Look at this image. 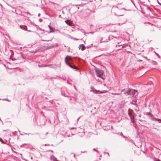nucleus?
Instances as JSON below:
<instances>
[{"instance_id":"45","label":"nucleus","mask_w":161,"mask_h":161,"mask_svg":"<svg viewBox=\"0 0 161 161\" xmlns=\"http://www.w3.org/2000/svg\"><path fill=\"white\" fill-rule=\"evenodd\" d=\"M19 130V132H20L19 130Z\"/></svg>"},{"instance_id":"42","label":"nucleus","mask_w":161,"mask_h":161,"mask_svg":"<svg viewBox=\"0 0 161 161\" xmlns=\"http://www.w3.org/2000/svg\"><path fill=\"white\" fill-rule=\"evenodd\" d=\"M61 94H62V95H63V93H62V92H61Z\"/></svg>"},{"instance_id":"41","label":"nucleus","mask_w":161,"mask_h":161,"mask_svg":"<svg viewBox=\"0 0 161 161\" xmlns=\"http://www.w3.org/2000/svg\"><path fill=\"white\" fill-rule=\"evenodd\" d=\"M48 132L46 133V135H47V134H48Z\"/></svg>"},{"instance_id":"5","label":"nucleus","mask_w":161,"mask_h":161,"mask_svg":"<svg viewBox=\"0 0 161 161\" xmlns=\"http://www.w3.org/2000/svg\"><path fill=\"white\" fill-rule=\"evenodd\" d=\"M79 49H81L82 51L84 50L86 48V47L83 44H80L79 45Z\"/></svg>"},{"instance_id":"15","label":"nucleus","mask_w":161,"mask_h":161,"mask_svg":"<svg viewBox=\"0 0 161 161\" xmlns=\"http://www.w3.org/2000/svg\"><path fill=\"white\" fill-rule=\"evenodd\" d=\"M153 160H154V161H161L160 160H159V159H157L156 158H153Z\"/></svg>"},{"instance_id":"10","label":"nucleus","mask_w":161,"mask_h":161,"mask_svg":"<svg viewBox=\"0 0 161 161\" xmlns=\"http://www.w3.org/2000/svg\"><path fill=\"white\" fill-rule=\"evenodd\" d=\"M118 10H119V9L117 7H113L112 8V10L113 11H117Z\"/></svg>"},{"instance_id":"2","label":"nucleus","mask_w":161,"mask_h":161,"mask_svg":"<svg viewBox=\"0 0 161 161\" xmlns=\"http://www.w3.org/2000/svg\"><path fill=\"white\" fill-rule=\"evenodd\" d=\"M95 70L97 76L104 80V78L103 76L104 73V71L102 70L97 68H96L95 69Z\"/></svg>"},{"instance_id":"4","label":"nucleus","mask_w":161,"mask_h":161,"mask_svg":"<svg viewBox=\"0 0 161 161\" xmlns=\"http://www.w3.org/2000/svg\"><path fill=\"white\" fill-rule=\"evenodd\" d=\"M108 91H107L103 90V91H97V90H95L94 91V92H95L96 93H105L107 92Z\"/></svg>"},{"instance_id":"11","label":"nucleus","mask_w":161,"mask_h":161,"mask_svg":"<svg viewBox=\"0 0 161 161\" xmlns=\"http://www.w3.org/2000/svg\"><path fill=\"white\" fill-rule=\"evenodd\" d=\"M147 115H148L149 116V117H150V119H152V117H153V114H151L150 113H147Z\"/></svg>"},{"instance_id":"29","label":"nucleus","mask_w":161,"mask_h":161,"mask_svg":"<svg viewBox=\"0 0 161 161\" xmlns=\"http://www.w3.org/2000/svg\"><path fill=\"white\" fill-rule=\"evenodd\" d=\"M12 61H14L16 60V59H15V58H12Z\"/></svg>"},{"instance_id":"8","label":"nucleus","mask_w":161,"mask_h":161,"mask_svg":"<svg viewBox=\"0 0 161 161\" xmlns=\"http://www.w3.org/2000/svg\"><path fill=\"white\" fill-rule=\"evenodd\" d=\"M65 21L67 25H70L72 24V22L70 20H65Z\"/></svg>"},{"instance_id":"28","label":"nucleus","mask_w":161,"mask_h":161,"mask_svg":"<svg viewBox=\"0 0 161 161\" xmlns=\"http://www.w3.org/2000/svg\"><path fill=\"white\" fill-rule=\"evenodd\" d=\"M81 153H86L87 151H83V152L81 151Z\"/></svg>"},{"instance_id":"6","label":"nucleus","mask_w":161,"mask_h":161,"mask_svg":"<svg viewBox=\"0 0 161 161\" xmlns=\"http://www.w3.org/2000/svg\"><path fill=\"white\" fill-rule=\"evenodd\" d=\"M128 114H129L130 118V119L131 120V122L133 123H134L135 121L134 120V115L130 114L129 113H128Z\"/></svg>"},{"instance_id":"21","label":"nucleus","mask_w":161,"mask_h":161,"mask_svg":"<svg viewBox=\"0 0 161 161\" xmlns=\"http://www.w3.org/2000/svg\"><path fill=\"white\" fill-rule=\"evenodd\" d=\"M157 2H158V4L160 5L161 6V3H160L159 2V1H158V0H157Z\"/></svg>"},{"instance_id":"32","label":"nucleus","mask_w":161,"mask_h":161,"mask_svg":"<svg viewBox=\"0 0 161 161\" xmlns=\"http://www.w3.org/2000/svg\"><path fill=\"white\" fill-rule=\"evenodd\" d=\"M45 146H49V145H49V144H45Z\"/></svg>"},{"instance_id":"26","label":"nucleus","mask_w":161,"mask_h":161,"mask_svg":"<svg viewBox=\"0 0 161 161\" xmlns=\"http://www.w3.org/2000/svg\"><path fill=\"white\" fill-rule=\"evenodd\" d=\"M71 154H73V157L74 158H75V154H74V153H72Z\"/></svg>"},{"instance_id":"16","label":"nucleus","mask_w":161,"mask_h":161,"mask_svg":"<svg viewBox=\"0 0 161 161\" xmlns=\"http://www.w3.org/2000/svg\"><path fill=\"white\" fill-rule=\"evenodd\" d=\"M120 135L121 136H122L123 137H124V138H126V137H125V136H124L123 135V134H122V132H121V133H120Z\"/></svg>"},{"instance_id":"46","label":"nucleus","mask_w":161,"mask_h":161,"mask_svg":"<svg viewBox=\"0 0 161 161\" xmlns=\"http://www.w3.org/2000/svg\"><path fill=\"white\" fill-rule=\"evenodd\" d=\"M21 135H23V134H20Z\"/></svg>"},{"instance_id":"17","label":"nucleus","mask_w":161,"mask_h":161,"mask_svg":"<svg viewBox=\"0 0 161 161\" xmlns=\"http://www.w3.org/2000/svg\"><path fill=\"white\" fill-rule=\"evenodd\" d=\"M3 100H4L7 101L9 102H10L11 101L10 100H9L7 98H5V99H4Z\"/></svg>"},{"instance_id":"35","label":"nucleus","mask_w":161,"mask_h":161,"mask_svg":"<svg viewBox=\"0 0 161 161\" xmlns=\"http://www.w3.org/2000/svg\"><path fill=\"white\" fill-rule=\"evenodd\" d=\"M97 80V81H98V82H99V81H100V80H99V79H97V80Z\"/></svg>"},{"instance_id":"40","label":"nucleus","mask_w":161,"mask_h":161,"mask_svg":"<svg viewBox=\"0 0 161 161\" xmlns=\"http://www.w3.org/2000/svg\"><path fill=\"white\" fill-rule=\"evenodd\" d=\"M80 118V117H79V118H78V119L77 120H78Z\"/></svg>"},{"instance_id":"23","label":"nucleus","mask_w":161,"mask_h":161,"mask_svg":"<svg viewBox=\"0 0 161 161\" xmlns=\"http://www.w3.org/2000/svg\"><path fill=\"white\" fill-rule=\"evenodd\" d=\"M20 58H23V57L22 55H20Z\"/></svg>"},{"instance_id":"20","label":"nucleus","mask_w":161,"mask_h":161,"mask_svg":"<svg viewBox=\"0 0 161 161\" xmlns=\"http://www.w3.org/2000/svg\"><path fill=\"white\" fill-rule=\"evenodd\" d=\"M156 55H157V56H158V58H160V56L159 55V54L157 53H155Z\"/></svg>"},{"instance_id":"13","label":"nucleus","mask_w":161,"mask_h":161,"mask_svg":"<svg viewBox=\"0 0 161 161\" xmlns=\"http://www.w3.org/2000/svg\"><path fill=\"white\" fill-rule=\"evenodd\" d=\"M85 5V4H78V5H76V6H80V7H82L83 6V5Z\"/></svg>"},{"instance_id":"37","label":"nucleus","mask_w":161,"mask_h":161,"mask_svg":"<svg viewBox=\"0 0 161 161\" xmlns=\"http://www.w3.org/2000/svg\"><path fill=\"white\" fill-rule=\"evenodd\" d=\"M40 14H38V16H40Z\"/></svg>"},{"instance_id":"38","label":"nucleus","mask_w":161,"mask_h":161,"mask_svg":"<svg viewBox=\"0 0 161 161\" xmlns=\"http://www.w3.org/2000/svg\"><path fill=\"white\" fill-rule=\"evenodd\" d=\"M156 63V62H154V64H155Z\"/></svg>"},{"instance_id":"1","label":"nucleus","mask_w":161,"mask_h":161,"mask_svg":"<svg viewBox=\"0 0 161 161\" xmlns=\"http://www.w3.org/2000/svg\"><path fill=\"white\" fill-rule=\"evenodd\" d=\"M121 92L125 94L130 95L132 96H135V97L138 95L137 92L132 89H129L128 90L124 89L122 90Z\"/></svg>"},{"instance_id":"14","label":"nucleus","mask_w":161,"mask_h":161,"mask_svg":"<svg viewBox=\"0 0 161 161\" xmlns=\"http://www.w3.org/2000/svg\"><path fill=\"white\" fill-rule=\"evenodd\" d=\"M50 66H51V65H47L45 64V65H43L42 66L43 67H47V66L50 67Z\"/></svg>"},{"instance_id":"24","label":"nucleus","mask_w":161,"mask_h":161,"mask_svg":"<svg viewBox=\"0 0 161 161\" xmlns=\"http://www.w3.org/2000/svg\"><path fill=\"white\" fill-rule=\"evenodd\" d=\"M25 13V14H30V15H31V14L29 12H26Z\"/></svg>"},{"instance_id":"3","label":"nucleus","mask_w":161,"mask_h":161,"mask_svg":"<svg viewBox=\"0 0 161 161\" xmlns=\"http://www.w3.org/2000/svg\"><path fill=\"white\" fill-rule=\"evenodd\" d=\"M65 62L66 64L70 68L73 69H78V68H77L76 66H74V65H72L70 64L69 63L67 60V57L65 58Z\"/></svg>"},{"instance_id":"12","label":"nucleus","mask_w":161,"mask_h":161,"mask_svg":"<svg viewBox=\"0 0 161 161\" xmlns=\"http://www.w3.org/2000/svg\"><path fill=\"white\" fill-rule=\"evenodd\" d=\"M108 42V40H107V39H106V40L103 39V38L101 39L100 42Z\"/></svg>"},{"instance_id":"30","label":"nucleus","mask_w":161,"mask_h":161,"mask_svg":"<svg viewBox=\"0 0 161 161\" xmlns=\"http://www.w3.org/2000/svg\"><path fill=\"white\" fill-rule=\"evenodd\" d=\"M43 65H38V66H39V67H43L42 66H43Z\"/></svg>"},{"instance_id":"34","label":"nucleus","mask_w":161,"mask_h":161,"mask_svg":"<svg viewBox=\"0 0 161 161\" xmlns=\"http://www.w3.org/2000/svg\"><path fill=\"white\" fill-rule=\"evenodd\" d=\"M48 151H51V152H53V151L52 150H49Z\"/></svg>"},{"instance_id":"44","label":"nucleus","mask_w":161,"mask_h":161,"mask_svg":"<svg viewBox=\"0 0 161 161\" xmlns=\"http://www.w3.org/2000/svg\"><path fill=\"white\" fill-rule=\"evenodd\" d=\"M51 146H53V145L52 144V145H51Z\"/></svg>"},{"instance_id":"18","label":"nucleus","mask_w":161,"mask_h":161,"mask_svg":"<svg viewBox=\"0 0 161 161\" xmlns=\"http://www.w3.org/2000/svg\"><path fill=\"white\" fill-rule=\"evenodd\" d=\"M20 27L21 28V29H22L23 30H24L25 31H26V29L25 28H23L21 25H20Z\"/></svg>"},{"instance_id":"39","label":"nucleus","mask_w":161,"mask_h":161,"mask_svg":"<svg viewBox=\"0 0 161 161\" xmlns=\"http://www.w3.org/2000/svg\"><path fill=\"white\" fill-rule=\"evenodd\" d=\"M12 134L13 135H14V132H12Z\"/></svg>"},{"instance_id":"19","label":"nucleus","mask_w":161,"mask_h":161,"mask_svg":"<svg viewBox=\"0 0 161 161\" xmlns=\"http://www.w3.org/2000/svg\"><path fill=\"white\" fill-rule=\"evenodd\" d=\"M0 141L2 143H5L4 141H3V140L0 138Z\"/></svg>"},{"instance_id":"48","label":"nucleus","mask_w":161,"mask_h":161,"mask_svg":"<svg viewBox=\"0 0 161 161\" xmlns=\"http://www.w3.org/2000/svg\"><path fill=\"white\" fill-rule=\"evenodd\" d=\"M121 46V45H120V46Z\"/></svg>"},{"instance_id":"25","label":"nucleus","mask_w":161,"mask_h":161,"mask_svg":"<svg viewBox=\"0 0 161 161\" xmlns=\"http://www.w3.org/2000/svg\"><path fill=\"white\" fill-rule=\"evenodd\" d=\"M93 150L95 151H97V152L99 153L98 151L96 150L95 148H93Z\"/></svg>"},{"instance_id":"9","label":"nucleus","mask_w":161,"mask_h":161,"mask_svg":"<svg viewBox=\"0 0 161 161\" xmlns=\"http://www.w3.org/2000/svg\"><path fill=\"white\" fill-rule=\"evenodd\" d=\"M48 26L50 30V32H54V31L53 29L51 27L50 25H48Z\"/></svg>"},{"instance_id":"22","label":"nucleus","mask_w":161,"mask_h":161,"mask_svg":"<svg viewBox=\"0 0 161 161\" xmlns=\"http://www.w3.org/2000/svg\"><path fill=\"white\" fill-rule=\"evenodd\" d=\"M114 14H115V15H119V16H121V15H118V14H117V13H114Z\"/></svg>"},{"instance_id":"33","label":"nucleus","mask_w":161,"mask_h":161,"mask_svg":"<svg viewBox=\"0 0 161 161\" xmlns=\"http://www.w3.org/2000/svg\"><path fill=\"white\" fill-rule=\"evenodd\" d=\"M121 9H124L125 10H126V9H125V8H121Z\"/></svg>"},{"instance_id":"36","label":"nucleus","mask_w":161,"mask_h":161,"mask_svg":"<svg viewBox=\"0 0 161 161\" xmlns=\"http://www.w3.org/2000/svg\"><path fill=\"white\" fill-rule=\"evenodd\" d=\"M130 103H132V104H133L134 105H136V106L137 105L136 104L133 103H132V102H130Z\"/></svg>"},{"instance_id":"43","label":"nucleus","mask_w":161,"mask_h":161,"mask_svg":"<svg viewBox=\"0 0 161 161\" xmlns=\"http://www.w3.org/2000/svg\"><path fill=\"white\" fill-rule=\"evenodd\" d=\"M108 38V40H109V37Z\"/></svg>"},{"instance_id":"31","label":"nucleus","mask_w":161,"mask_h":161,"mask_svg":"<svg viewBox=\"0 0 161 161\" xmlns=\"http://www.w3.org/2000/svg\"><path fill=\"white\" fill-rule=\"evenodd\" d=\"M39 20L41 22L42 21V19H39Z\"/></svg>"},{"instance_id":"47","label":"nucleus","mask_w":161,"mask_h":161,"mask_svg":"<svg viewBox=\"0 0 161 161\" xmlns=\"http://www.w3.org/2000/svg\"><path fill=\"white\" fill-rule=\"evenodd\" d=\"M3 131H6V130H3Z\"/></svg>"},{"instance_id":"27","label":"nucleus","mask_w":161,"mask_h":161,"mask_svg":"<svg viewBox=\"0 0 161 161\" xmlns=\"http://www.w3.org/2000/svg\"><path fill=\"white\" fill-rule=\"evenodd\" d=\"M25 134V135H31V134H31V133H28V134H26V133H25L24 134Z\"/></svg>"},{"instance_id":"7","label":"nucleus","mask_w":161,"mask_h":161,"mask_svg":"<svg viewBox=\"0 0 161 161\" xmlns=\"http://www.w3.org/2000/svg\"><path fill=\"white\" fill-rule=\"evenodd\" d=\"M153 120H155V121H161V119H157L156 118H154V117L153 116L152 117V119H150Z\"/></svg>"}]
</instances>
